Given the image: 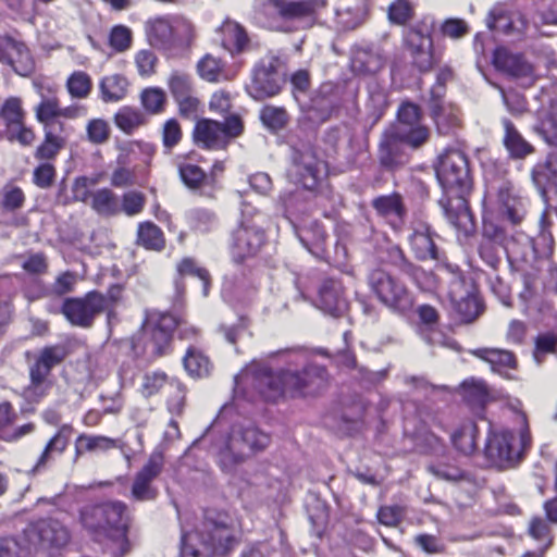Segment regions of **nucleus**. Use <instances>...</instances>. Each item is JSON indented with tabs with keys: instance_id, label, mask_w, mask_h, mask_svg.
<instances>
[{
	"instance_id": "0eeeda50",
	"label": "nucleus",
	"mask_w": 557,
	"mask_h": 557,
	"mask_svg": "<svg viewBox=\"0 0 557 557\" xmlns=\"http://www.w3.org/2000/svg\"><path fill=\"white\" fill-rule=\"evenodd\" d=\"M146 35L152 47L172 52L190 46L195 38V27L181 15L157 16L146 23Z\"/></svg>"
},
{
	"instance_id": "e2e57ef3",
	"label": "nucleus",
	"mask_w": 557,
	"mask_h": 557,
	"mask_svg": "<svg viewBox=\"0 0 557 557\" xmlns=\"http://www.w3.org/2000/svg\"><path fill=\"white\" fill-rule=\"evenodd\" d=\"M190 225L200 233L209 232L215 224V214L207 209H194L188 214Z\"/></svg>"
},
{
	"instance_id": "0e129e2a",
	"label": "nucleus",
	"mask_w": 557,
	"mask_h": 557,
	"mask_svg": "<svg viewBox=\"0 0 557 557\" xmlns=\"http://www.w3.org/2000/svg\"><path fill=\"white\" fill-rule=\"evenodd\" d=\"M511 13H507L500 5L494 7L486 18V25L490 29L498 30L504 34L510 33Z\"/></svg>"
},
{
	"instance_id": "9b49d317",
	"label": "nucleus",
	"mask_w": 557,
	"mask_h": 557,
	"mask_svg": "<svg viewBox=\"0 0 557 557\" xmlns=\"http://www.w3.org/2000/svg\"><path fill=\"white\" fill-rule=\"evenodd\" d=\"M244 131L242 119L230 115L224 123L203 119L196 123L194 129L195 143L210 150L225 149L231 139L238 137Z\"/></svg>"
},
{
	"instance_id": "473e14b6",
	"label": "nucleus",
	"mask_w": 557,
	"mask_h": 557,
	"mask_svg": "<svg viewBox=\"0 0 557 557\" xmlns=\"http://www.w3.org/2000/svg\"><path fill=\"white\" fill-rule=\"evenodd\" d=\"M476 358L487 362L492 371L503 373L516 367V359L511 351L497 348H478L471 350Z\"/></svg>"
},
{
	"instance_id": "7c9ffc66",
	"label": "nucleus",
	"mask_w": 557,
	"mask_h": 557,
	"mask_svg": "<svg viewBox=\"0 0 557 557\" xmlns=\"http://www.w3.org/2000/svg\"><path fill=\"white\" fill-rule=\"evenodd\" d=\"M45 139L36 149L35 158L39 160H51L65 146L69 136L66 125H59V128H44Z\"/></svg>"
},
{
	"instance_id": "c85d7f7f",
	"label": "nucleus",
	"mask_w": 557,
	"mask_h": 557,
	"mask_svg": "<svg viewBox=\"0 0 557 557\" xmlns=\"http://www.w3.org/2000/svg\"><path fill=\"white\" fill-rule=\"evenodd\" d=\"M377 214L384 218L393 228L400 230L406 215L401 197L398 194L380 196L372 201Z\"/></svg>"
},
{
	"instance_id": "1a4fd4ad",
	"label": "nucleus",
	"mask_w": 557,
	"mask_h": 557,
	"mask_svg": "<svg viewBox=\"0 0 557 557\" xmlns=\"http://www.w3.org/2000/svg\"><path fill=\"white\" fill-rule=\"evenodd\" d=\"M436 177L445 194L469 193L471 177L468 159L458 149L446 150L438 158Z\"/></svg>"
},
{
	"instance_id": "ddd939ff",
	"label": "nucleus",
	"mask_w": 557,
	"mask_h": 557,
	"mask_svg": "<svg viewBox=\"0 0 557 557\" xmlns=\"http://www.w3.org/2000/svg\"><path fill=\"white\" fill-rule=\"evenodd\" d=\"M281 60L276 55H268L253 69L252 81L248 86L249 95L262 100L281 91L284 79L280 74Z\"/></svg>"
},
{
	"instance_id": "f3484780",
	"label": "nucleus",
	"mask_w": 557,
	"mask_h": 557,
	"mask_svg": "<svg viewBox=\"0 0 557 557\" xmlns=\"http://www.w3.org/2000/svg\"><path fill=\"white\" fill-rule=\"evenodd\" d=\"M163 466V455L159 451L152 453L148 461L135 474L131 491L135 500L149 502L157 497L158 490L153 482L161 474Z\"/></svg>"
},
{
	"instance_id": "393cba45",
	"label": "nucleus",
	"mask_w": 557,
	"mask_h": 557,
	"mask_svg": "<svg viewBox=\"0 0 557 557\" xmlns=\"http://www.w3.org/2000/svg\"><path fill=\"white\" fill-rule=\"evenodd\" d=\"M405 40L414 65L422 72L429 71L433 65L432 39L430 35L412 28L407 32Z\"/></svg>"
},
{
	"instance_id": "bf43d9fd",
	"label": "nucleus",
	"mask_w": 557,
	"mask_h": 557,
	"mask_svg": "<svg viewBox=\"0 0 557 557\" xmlns=\"http://www.w3.org/2000/svg\"><path fill=\"white\" fill-rule=\"evenodd\" d=\"M87 140L94 145H102L110 137L109 123L103 119H91L86 125Z\"/></svg>"
},
{
	"instance_id": "c9c22d12",
	"label": "nucleus",
	"mask_w": 557,
	"mask_h": 557,
	"mask_svg": "<svg viewBox=\"0 0 557 557\" xmlns=\"http://www.w3.org/2000/svg\"><path fill=\"white\" fill-rule=\"evenodd\" d=\"M13 422L12 407L9 403L0 404V440L5 442H15L21 437L30 434L35 425L26 423L16 428L14 431H8L5 428Z\"/></svg>"
},
{
	"instance_id": "a19ab883",
	"label": "nucleus",
	"mask_w": 557,
	"mask_h": 557,
	"mask_svg": "<svg viewBox=\"0 0 557 557\" xmlns=\"http://www.w3.org/2000/svg\"><path fill=\"white\" fill-rule=\"evenodd\" d=\"M476 425L472 421L462 423L453 434L451 443L463 455H471L475 448Z\"/></svg>"
},
{
	"instance_id": "ea45409f",
	"label": "nucleus",
	"mask_w": 557,
	"mask_h": 557,
	"mask_svg": "<svg viewBox=\"0 0 557 557\" xmlns=\"http://www.w3.org/2000/svg\"><path fill=\"white\" fill-rule=\"evenodd\" d=\"M51 371H49L39 361H35L29 368V385L26 388V394L33 399H39L46 395L50 384L47 379Z\"/></svg>"
},
{
	"instance_id": "338daca9",
	"label": "nucleus",
	"mask_w": 557,
	"mask_h": 557,
	"mask_svg": "<svg viewBox=\"0 0 557 557\" xmlns=\"http://www.w3.org/2000/svg\"><path fill=\"white\" fill-rule=\"evenodd\" d=\"M132 30L124 25L114 26L109 36V42L112 49L117 52L126 51L132 46Z\"/></svg>"
},
{
	"instance_id": "9d476101",
	"label": "nucleus",
	"mask_w": 557,
	"mask_h": 557,
	"mask_svg": "<svg viewBox=\"0 0 557 557\" xmlns=\"http://www.w3.org/2000/svg\"><path fill=\"white\" fill-rule=\"evenodd\" d=\"M368 283L376 298L389 310L404 313L413 306V298L407 287L382 269L373 270Z\"/></svg>"
},
{
	"instance_id": "79ce46f5",
	"label": "nucleus",
	"mask_w": 557,
	"mask_h": 557,
	"mask_svg": "<svg viewBox=\"0 0 557 557\" xmlns=\"http://www.w3.org/2000/svg\"><path fill=\"white\" fill-rule=\"evenodd\" d=\"M502 210L512 224H519L525 215V201L509 189L499 191Z\"/></svg>"
},
{
	"instance_id": "f8f14e48",
	"label": "nucleus",
	"mask_w": 557,
	"mask_h": 557,
	"mask_svg": "<svg viewBox=\"0 0 557 557\" xmlns=\"http://www.w3.org/2000/svg\"><path fill=\"white\" fill-rule=\"evenodd\" d=\"M25 536L34 554L49 547H61L70 541L67 528L58 519L45 518L27 524Z\"/></svg>"
},
{
	"instance_id": "774afa93",
	"label": "nucleus",
	"mask_w": 557,
	"mask_h": 557,
	"mask_svg": "<svg viewBox=\"0 0 557 557\" xmlns=\"http://www.w3.org/2000/svg\"><path fill=\"white\" fill-rule=\"evenodd\" d=\"M145 203L144 194L135 190L127 191L122 197L120 212L123 211L128 216L137 215L143 211Z\"/></svg>"
},
{
	"instance_id": "7ed1b4c3",
	"label": "nucleus",
	"mask_w": 557,
	"mask_h": 557,
	"mask_svg": "<svg viewBox=\"0 0 557 557\" xmlns=\"http://www.w3.org/2000/svg\"><path fill=\"white\" fill-rule=\"evenodd\" d=\"M322 5L320 0H255L252 8L253 17L262 27L289 33L312 26Z\"/></svg>"
},
{
	"instance_id": "13d9d810",
	"label": "nucleus",
	"mask_w": 557,
	"mask_h": 557,
	"mask_svg": "<svg viewBox=\"0 0 557 557\" xmlns=\"http://www.w3.org/2000/svg\"><path fill=\"white\" fill-rule=\"evenodd\" d=\"M364 13L360 9L346 8L336 11V25L342 30H351L363 23Z\"/></svg>"
},
{
	"instance_id": "4468645a",
	"label": "nucleus",
	"mask_w": 557,
	"mask_h": 557,
	"mask_svg": "<svg viewBox=\"0 0 557 557\" xmlns=\"http://www.w3.org/2000/svg\"><path fill=\"white\" fill-rule=\"evenodd\" d=\"M108 308V299L98 292H89L81 298L64 300L61 311L71 324L89 327L94 319Z\"/></svg>"
},
{
	"instance_id": "4c0bfd02",
	"label": "nucleus",
	"mask_w": 557,
	"mask_h": 557,
	"mask_svg": "<svg viewBox=\"0 0 557 557\" xmlns=\"http://www.w3.org/2000/svg\"><path fill=\"white\" fill-rule=\"evenodd\" d=\"M137 244L148 250L160 251L165 246L161 228L152 222H143L138 225Z\"/></svg>"
},
{
	"instance_id": "58836bf2",
	"label": "nucleus",
	"mask_w": 557,
	"mask_h": 557,
	"mask_svg": "<svg viewBox=\"0 0 557 557\" xmlns=\"http://www.w3.org/2000/svg\"><path fill=\"white\" fill-rule=\"evenodd\" d=\"M89 205L98 214L103 216H112L120 213L117 197L109 188L92 191Z\"/></svg>"
},
{
	"instance_id": "052dcab7",
	"label": "nucleus",
	"mask_w": 557,
	"mask_h": 557,
	"mask_svg": "<svg viewBox=\"0 0 557 557\" xmlns=\"http://www.w3.org/2000/svg\"><path fill=\"white\" fill-rule=\"evenodd\" d=\"M25 202V194L22 188L7 185L2 191L0 207L3 211L13 212L21 209Z\"/></svg>"
},
{
	"instance_id": "bb28decb",
	"label": "nucleus",
	"mask_w": 557,
	"mask_h": 557,
	"mask_svg": "<svg viewBox=\"0 0 557 557\" xmlns=\"http://www.w3.org/2000/svg\"><path fill=\"white\" fill-rule=\"evenodd\" d=\"M221 45L232 55L243 53L250 48L246 29L235 21L226 20L220 27Z\"/></svg>"
},
{
	"instance_id": "5fc2aeb1",
	"label": "nucleus",
	"mask_w": 557,
	"mask_h": 557,
	"mask_svg": "<svg viewBox=\"0 0 557 557\" xmlns=\"http://www.w3.org/2000/svg\"><path fill=\"white\" fill-rule=\"evenodd\" d=\"M3 134L10 143L16 141L23 147L32 146L36 138L34 131L25 124V121L5 126Z\"/></svg>"
},
{
	"instance_id": "c03bdc74",
	"label": "nucleus",
	"mask_w": 557,
	"mask_h": 557,
	"mask_svg": "<svg viewBox=\"0 0 557 557\" xmlns=\"http://www.w3.org/2000/svg\"><path fill=\"white\" fill-rule=\"evenodd\" d=\"M33 554L24 530L16 536L0 537V557H28Z\"/></svg>"
},
{
	"instance_id": "5701e85b",
	"label": "nucleus",
	"mask_w": 557,
	"mask_h": 557,
	"mask_svg": "<svg viewBox=\"0 0 557 557\" xmlns=\"http://www.w3.org/2000/svg\"><path fill=\"white\" fill-rule=\"evenodd\" d=\"M493 63L502 71L516 78L533 79V66L521 54L512 53L506 48H497L493 55Z\"/></svg>"
},
{
	"instance_id": "412c9836",
	"label": "nucleus",
	"mask_w": 557,
	"mask_h": 557,
	"mask_svg": "<svg viewBox=\"0 0 557 557\" xmlns=\"http://www.w3.org/2000/svg\"><path fill=\"white\" fill-rule=\"evenodd\" d=\"M468 193L445 194L440 200L444 214L449 223L457 230L468 232L473 223L472 215L466 200Z\"/></svg>"
},
{
	"instance_id": "2f4dec72",
	"label": "nucleus",
	"mask_w": 557,
	"mask_h": 557,
	"mask_svg": "<svg viewBox=\"0 0 557 557\" xmlns=\"http://www.w3.org/2000/svg\"><path fill=\"white\" fill-rule=\"evenodd\" d=\"M129 82L121 74H110L100 78L99 95L104 103L122 101L128 92Z\"/></svg>"
},
{
	"instance_id": "6e6d98bb",
	"label": "nucleus",
	"mask_w": 557,
	"mask_h": 557,
	"mask_svg": "<svg viewBox=\"0 0 557 557\" xmlns=\"http://www.w3.org/2000/svg\"><path fill=\"white\" fill-rule=\"evenodd\" d=\"M260 119L265 127L276 132L285 127L288 114L283 108L265 106L260 111Z\"/></svg>"
},
{
	"instance_id": "f257e3e1",
	"label": "nucleus",
	"mask_w": 557,
	"mask_h": 557,
	"mask_svg": "<svg viewBox=\"0 0 557 557\" xmlns=\"http://www.w3.org/2000/svg\"><path fill=\"white\" fill-rule=\"evenodd\" d=\"M238 523L226 512L208 511L201 527L182 536L181 557H215L237 542Z\"/></svg>"
},
{
	"instance_id": "3c124183",
	"label": "nucleus",
	"mask_w": 557,
	"mask_h": 557,
	"mask_svg": "<svg viewBox=\"0 0 557 557\" xmlns=\"http://www.w3.org/2000/svg\"><path fill=\"white\" fill-rule=\"evenodd\" d=\"M25 116L26 112L20 97H9L0 107V119L3 121L4 126L25 121Z\"/></svg>"
},
{
	"instance_id": "49530a36",
	"label": "nucleus",
	"mask_w": 557,
	"mask_h": 557,
	"mask_svg": "<svg viewBox=\"0 0 557 557\" xmlns=\"http://www.w3.org/2000/svg\"><path fill=\"white\" fill-rule=\"evenodd\" d=\"M183 363L188 374L194 377H205L211 370L209 358L196 348L187 349Z\"/></svg>"
},
{
	"instance_id": "09e8293b",
	"label": "nucleus",
	"mask_w": 557,
	"mask_h": 557,
	"mask_svg": "<svg viewBox=\"0 0 557 557\" xmlns=\"http://www.w3.org/2000/svg\"><path fill=\"white\" fill-rule=\"evenodd\" d=\"M65 86L73 99H86L92 90L91 77L84 71L73 72L66 79Z\"/></svg>"
},
{
	"instance_id": "f03ea898",
	"label": "nucleus",
	"mask_w": 557,
	"mask_h": 557,
	"mask_svg": "<svg viewBox=\"0 0 557 557\" xmlns=\"http://www.w3.org/2000/svg\"><path fill=\"white\" fill-rule=\"evenodd\" d=\"M81 522L96 541H109L111 554L123 557L131 552L127 539L126 507L121 502L87 506L81 511Z\"/></svg>"
},
{
	"instance_id": "39448f33",
	"label": "nucleus",
	"mask_w": 557,
	"mask_h": 557,
	"mask_svg": "<svg viewBox=\"0 0 557 557\" xmlns=\"http://www.w3.org/2000/svg\"><path fill=\"white\" fill-rule=\"evenodd\" d=\"M521 426L517 431L502 429L488 434L484 454L490 463L498 469L515 467L531 446V434L527 419L521 418Z\"/></svg>"
},
{
	"instance_id": "8fccbe9b",
	"label": "nucleus",
	"mask_w": 557,
	"mask_h": 557,
	"mask_svg": "<svg viewBox=\"0 0 557 557\" xmlns=\"http://www.w3.org/2000/svg\"><path fill=\"white\" fill-rule=\"evenodd\" d=\"M382 66V58L369 50L357 51L351 59L352 71L359 74H373Z\"/></svg>"
},
{
	"instance_id": "37998d69",
	"label": "nucleus",
	"mask_w": 557,
	"mask_h": 557,
	"mask_svg": "<svg viewBox=\"0 0 557 557\" xmlns=\"http://www.w3.org/2000/svg\"><path fill=\"white\" fill-rule=\"evenodd\" d=\"M534 132L537 133L546 144L557 148V100L550 103L548 111L541 119L539 124L534 126Z\"/></svg>"
},
{
	"instance_id": "864d4df0",
	"label": "nucleus",
	"mask_w": 557,
	"mask_h": 557,
	"mask_svg": "<svg viewBox=\"0 0 557 557\" xmlns=\"http://www.w3.org/2000/svg\"><path fill=\"white\" fill-rule=\"evenodd\" d=\"M140 102L148 113L158 114L164 110L166 96L161 88L149 87L141 91Z\"/></svg>"
},
{
	"instance_id": "680f3d73",
	"label": "nucleus",
	"mask_w": 557,
	"mask_h": 557,
	"mask_svg": "<svg viewBox=\"0 0 557 557\" xmlns=\"http://www.w3.org/2000/svg\"><path fill=\"white\" fill-rule=\"evenodd\" d=\"M177 271L181 275H191L198 277L202 282L203 295H208L209 273L206 269L199 267L194 259H183L177 265Z\"/></svg>"
},
{
	"instance_id": "f704fd0d",
	"label": "nucleus",
	"mask_w": 557,
	"mask_h": 557,
	"mask_svg": "<svg viewBox=\"0 0 557 557\" xmlns=\"http://www.w3.org/2000/svg\"><path fill=\"white\" fill-rule=\"evenodd\" d=\"M401 141L393 129L385 133L379 147V159L382 166L394 169L403 163V156L399 151Z\"/></svg>"
},
{
	"instance_id": "e433bc0d",
	"label": "nucleus",
	"mask_w": 557,
	"mask_h": 557,
	"mask_svg": "<svg viewBox=\"0 0 557 557\" xmlns=\"http://www.w3.org/2000/svg\"><path fill=\"white\" fill-rule=\"evenodd\" d=\"M197 71L200 77L207 82L216 83L230 79V75L225 70V64L221 59L210 53L199 60Z\"/></svg>"
},
{
	"instance_id": "a878e982",
	"label": "nucleus",
	"mask_w": 557,
	"mask_h": 557,
	"mask_svg": "<svg viewBox=\"0 0 557 557\" xmlns=\"http://www.w3.org/2000/svg\"><path fill=\"white\" fill-rule=\"evenodd\" d=\"M317 306L325 313L334 317L345 312L347 301L344 297L342 284L335 280H325L319 288Z\"/></svg>"
},
{
	"instance_id": "aec40b11",
	"label": "nucleus",
	"mask_w": 557,
	"mask_h": 557,
	"mask_svg": "<svg viewBox=\"0 0 557 557\" xmlns=\"http://www.w3.org/2000/svg\"><path fill=\"white\" fill-rule=\"evenodd\" d=\"M0 61L12 66L21 76H27L34 70V62L26 46L11 37L0 40Z\"/></svg>"
},
{
	"instance_id": "de8ad7c7",
	"label": "nucleus",
	"mask_w": 557,
	"mask_h": 557,
	"mask_svg": "<svg viewBox=\"0 0 557 557\" xmlns=\"http://www.w3.org/2000/svg\"><path fill=\"white\" fill-rule=\"evenodd\" d=\"M114 123L125 134H132L146 123L145 115L132 107H122L114 115Z\"/></svg>"
},
{
	"instance_id": "4d7b16f0",
	"label": "nucleus",
	"mask_w": 557,
	"mask_h": 557,
	"mask_svg": "<svg viewBox=\"0 0 557 557\" xmlns=\"http://www.w3.org/2000/svg\"><path fill=\"white\" fill-rule=\"evenodd\" d=\"M462 393L465 399L473 405H483L487 399V388L483 381L467 380L462 383Z\"/></svg>"
},
{
	"instance_id": "a211bd4d",
	"label": "nucleus",
	"mask_w": 557,
	"mask_h": 557,
	"mask_svg": "<svg viewBox=\"0 0 557 557\" xmlns=\"http://www.w3.org/2000/svg\"><path fill=\"white\" fill-rule=\"evenodd\" d=\"M292 397L314 396L325 388L327 384L326 370L318 364H309L302 371L290 370L287 379Z\"/></svg>"
},
{
	"instance_id": "603ef678",
	"label": "nucleus",
	"mask_w": 557,
	"mask_h": 557,
	"mask_svg": "<svg viewBox=\"0 0 557 557\" xmlns=\"http://www.w3.org/2000/svg\"><path fill=\"white\" fill-rule=\"evenodd\" d=\"M393 131L401 143L412 148L422 146L429 139L430 135L428 127L420 124L411 127H394Z\"/></svg>"
},
{
	"instance_id": "6e6552de",
	"label": "nucleus",
	"mask_w": 557,
	"mask_h": 557,
	"mask_svg": "<svg viewBox=\"0 0 557 557\" xmlns=\"http://www.w3.org/2000/svg\"><path fill=\"white\" fill-rule=\"evenodd\" d=\"M178 320L171 313L151 311L141 326V341L147 354L161 357L170 352L173 333Z\"/></svg>"
},
{
	"instance_id": "69168bd1",
	"label": "nucleus",
	"mask_w": 557,
	"mask_h": 557,
	"mask_svg": "<svg viewBox=\"0 0 557 557\" xmlns=\"http://www.w3.org/2000/svg\"><path fill=\"white\" fill-rule=\"evenodd\" d=\"M413 9L408 0H396L388 7V20L396 25H405L412 16Z\"/></svg>"
},
{
	"instance_id": "4be33fe9",
	"label": "nucleus",
	"mask_w": 557,
	"mask_h": 557,
	"mask_svg": "<svg viewBox=\"0 0 557 557\" xmlns=\"http://www.w3.org/2000/svg\"><path fill=\"white\" fill-rule=\"evenodd\" d=\"M72 433L73 428L71 425H61L55 434L46 443L44 449L41 450L32 468V472L39 473L47 470L54 461L57 456H61L66 450Z\"/></svg>"
},
{
	"instance_id": "a18cd8bd",
	"label": "nucleus",
	"mask_w": 557,
	"mask_h": 557,
	"mask_svg": "<svg viewBox=\"0 0 557 557\" xmlns=\"http://www.w3.org/2000/svg\"><path fill=\"white\" fill-rule=\"evenodd\" d=\"M450 300L460 320L463 322H472L481 312L479 299L470 293L459 298L454 293H450Z\"/></svg>"
},
{
	"instance_id": "423d86ee",
	"label": "nucleus",
	"mask_w": 557,
	"mask_h": 557,
	"mask_svg": "<svg viewBox=\"0 0 557 557\" xmlns=\"http://www.w3.org/2000/svg\"><path fill=\"white\" fill-rule=\"evenodd\" d=\"M289 374L290 369L273 372L265 366L252 363L235 376L234 392L236 395L246 396V388L251 387L265 400L276 401L286 395L292 396L287 380Z\"/></svg>"
},
{
	"instance_id": "b1692460",
	"label": "nucleus",
	"mask_w": 557,
	"mask_h": 557,
	"mask_svg": "<svg viewBox=\"0 0 557 557\" xmlns=\"http://www.w3.org/2000/svg\"><path fill=\"white\" fill-rule=\"evenodd\" d=\"M411 230L408 240L416 258L419 260L437 259L434 233L430 225L423 221H414Z\"/></svg>"
},
{
	"instance_id": "cd10ccee",
	"label": "nucleus",
	"mask_w": 557,
	"mask_h": 557,
	"mask_svg": "<svg viewBox=\"0 0 557 557\" xmlns=\"http://www.w3.org/2000/svg\"><path fill=\"white\" fill-rule=\"evenodd\" d=\"M40 101L35 107L36 120L44 126V128H59V125H65L60 121L61 106L59 98L48 89V94L44 89H39Z\"/></svg>"
},
{
	"instance_id": "6ab92c4d",
	"label": "nucleus",
	"mask_w": 557,
	"mask_h": 557,
	"mask_svg": "<svg viewBox=\"0 0 557 557\" xmlns=\"http://www.w3.org/2000/svg\"><path fill=\"white\" fill-rule=\"evenodd\" d=\"M431 97L429 100L430 115L433 119L437 132L447 135L459 126L458 109L443 100L444 86L436 85L431 89Z\"/></svg>"
},
{
	"instance_id": "dca6fc26",
	"label": "nucleus",
	"mask_w": 557,
	"mask_h": 557,
	"mask_svg": "<svg viewBox=\"0 0 557 557\" xmlns=\"http://www.w3.org/2000/svg\"><path fill=\"white\" fill-rule=\"evenodd\" d=\"M319 164L318 158L310 147L294 149L287 176L293 183L311 191L318 184Z\"/></svg>"
},
{
	"instance_id": "20e7f679",
	"label": "nucleus",
	"mask_w": 557,
	"mask_h": 557,
	"mask_svg": "<svg viewBox=\"0 0 557 557\" xmlns=\"http://www.w3.org/2000/svg\"><path fill=\"white\" fill-rule=\"evenodd\" d=\"M270 442L268 434L253 425H234L224 438L214 444L219 463L224 471H232Z\"/></svg>"
},
{
	"instance_id": "72a5a7b5",
	"label": "nucleus",
	"mask_w": 557,
	"mask_h": 557,
	"mask_svg": "<svg viewBox=\"0 0 557 557\" xmlns=\"http://www.w3.org/2000/svg\"><path fill=\"white\" fill-rule=\"evenodd\" d=\"M119 447V441L106 435L79 434L75 441V458L86 453H102Z\"/></svg>"
},
{
	"instance_id": "c756f323",
	"label": "nucleus",
	"mask_w": 557,
	"mask_h": 557,
	"mask_svg": "<svg viewBox=\"0 0 557 557\" xmlns=\"http://www.w3.org/2000/svg\"><path fill=\"white\" fill-rule=\"evenodd\" d=\"M504 127L503 144L512 159H524L534 152V147L522 136L515 124L503 119Z\"/></svg>"
},
{
	"instance_id": "2eb2a0df",
	"label": "nucleus",
	"mask_w": 557,
	"mask_h": 557,
	"mask_svg": "<svg viewBox=\"0 0 557 557\" xmlns=\"http://www.w3.org/2000/svg\"><path fill=\"white\" fill-rule=\"evenodd\" d=\"M265 243L263 230L256 225L242 223L233 231L230 242L232 259L240 263L244 260L255 257Z\"/></svg>"
}]
</instances>
